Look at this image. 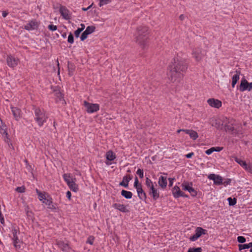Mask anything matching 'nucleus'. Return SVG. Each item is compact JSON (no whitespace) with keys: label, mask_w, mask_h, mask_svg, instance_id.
<instances>
[{"label":"nucleus","mask_w":252,"mask_h":252,"mask_svg":"<svg viewBox=\"0 0 252 252\" xmlns=\"http://www.w3.org/2000/svg\"><path fill=\"white\" fill-rule=\"evenodd\" d=\"M37 26V23L36 22L31 21L25 26V29L30 31L35 29Z\"/></svg>","instance_id":"4be33fe9"},{"label":"nucleus","mask_w":252,"mask_h":252,"mask_svg":"<svg viewBox=\"0 0 252 252\" xmlns=\"http://www.w3.org/2000/svg\"><path fill=\"white\" fill-rule=\"evenodd\" d=\"M121 194L126 199H130L132 196V193L131 192L126 190H122L121 191Z\"/></svg>","instance_id":"cd10ccee"},{"label":"nucleus","mask_w":252,"mask_h":252,"mask_svg":"<svg viewBox=\"0 0 252 252\" xmlns=\"http://www.w3.org/2000/svg\"><path fill=\"white\" fill-rule=\"evenodd\" d=\"M158 183L162 189H165L167 184L166 177L160 176L159 178Z\"/></svg>","instance_id":"393cba45"},{"label":"nucleus","mask_w":252,"mask_h":252,"mask_svg":"<svg viewBox=\"0 0 252 252\" xmlns=\"http://www.w3.org/2000/svg\"><path fill=\"white\" fill-rule=\"evenodd\" d=\"M206 232V230L205 229H203L202 227H198L195 230V234L191 236L189 239L191 241H195L199 238L201 235L205 234Z\"/></svg>","instance_id":"0eeeda50"},{"label":"nucleus","mask_w":252,"mask_h":252,"mask_svg":"<svg viewBox=\"0 0 252 252\" xmlns=\"http://www.w3.org/2000/svg\"><path fill=\"white\" fill-rule=\"evenodd\" d=\"M215 147H212L210 149H209L208 150H206L205 151V153L207 155H210L212 154L214 151H215Z\"/></svg>","instance_id":"603ef678"},{"label":"nucleus","mask_w":252,"mask_h":252,"mask_svg":"<svg viewBox=\"0 0 252 252\" xmlns=\"http://www.w3.org/2000/svg\"><path fill=\"white\" fill-rule=\"evenodd\" d=\"M230 182H231V180L227 179V180L225 181L224 182H222V184L224 185V186H226V185L230 184Z\"/></svg>","instance_id":"13d9d810"},{"label":"nucleus","mask_w":252,"mask_h":252,"mask_svg":"<svg viewBox=\"0 0 252 252\" xmlns=\"http://www.w3.org/2000/svg\"><path fill=\"white\" fill-rule=\"evenodd\" d=\"M68 68L69 70V74L70 75L71 72H72L74 70V66L70 62H68Z\"/></svg>","instance_id":"a19ab883"},{"label":"nucleus","mask_w":252,"mask_h":252,"mask_svg":"<svg viewBox=\"0 0 252 252\" xmlns=\"http://www.w3.org/2000/svg\"><path fill=\"white\" fill-rule=\"evenodd\" d=\"M227 200L230 206H233L236 203L237 200L235 198H232L231 197H229Z\"/></svg>","instance_id":"e433bc0d"},{"label":"nucleus","mask_w":252,"mask_h":252,"mask_svg":"<svg viewBox=\"0 0 252 252\" xmlns=\"http://www.w3.org/2000/svg\"><path fill=\"white\" fill-rule=\"evenodd\" d=\"M137 174H138L140 178H143L144 177L143 171L141 169H138L136 172Z\"/></svg>","instance_id":"09e8293b"},{"label":"nucleus","mask_w":252,"mask_h":252,"mask_svg":"<svg viewBox=\"0 0 252 252\" xmlns=\"http://www.w3.org/2000/svg\"><path fill=\"white\" fill-rule=\"evenodd\" d=\"M71 196V193L70 191H67L66 192V197H67V198L68 199L70 200Z\"/></svg>","instance_id":"052dcab7"},{"label":"nucleus","mask_w":252,"mask_h":252,"mask_svg":"<svg viewBox=\"0 0 252 252\" xmlns=\"http://www.w3.org/2000/svg\"><path fill=\"white\" fill-rule=\"evenodd\" d=\"M19 233V231L15 227L12 229V240L13 241L14 246L16 248H20V246L18 244L20 243V240L18 237V234Z\"/></svg>","instance_id":"6e6552de"},{"label":"nucleus","mask_w":252,"mask_h":252,"mask_svg":"<svg viewBox=\"0 0 252 252\" xmlns=\"http://www.w3.org/2000/svg\"><path fill=\"white\" fill-rule=\"evenodd\" d=\"M6 62L7 65L10 67L13 68L18 65L19 60L11 55H9L7 57Z\"/></svg>","instance_id":"1a4fd4ad"},{"label":"nucleus","mask_w":252,"mask_h":252,"mask_svg":"<svg viewBox=\"0 0 252 252\" xmlns=\"http://www.w3.org/2000/svg\"><path fill=\"white\" fill-rule=\"evenodd\" d=\"M13 115L16 121H18L21 117V111L19 108L14 107H11Z\"/></svg>","instance_id":"2eb2a0df"},{"label":"nucleus","mask_w":252,"mask_h":252,"mask_svg":"<svg viewBox=\"0 0 252 252\" xmlns=\"http://www.w3.org/2000/svg\"><path fill=\"white\" fill-rule=\"evenodd\" d=\"M216 177H217V175H216L215 174H212L209 176L208 178L210 180H212L214 181L215 178H216Z\"/></svg>","instance_id":"5fc2aeb1"},{"label":"nucleus","mask_w":252,"mask_h":252,"mask_svg":"<svg viewBox=\"0 0 252 252\" xmlns=\"http://www.w3.org/2000/svg\"><path fill=\"white\" fill-rule=\"evenodd\" d=\"M172 194L175 198H179L184 195V192L182 191L180 188L177 186L173 188Z\"/></svg>","instance_id":"dca6fc26"},{"label":"nucleus","mask_w":252,"mask_h":252,"mask_svg":"<svg viewBox=\"0 0 252 252\" xmlns=\"http://www.w3.org/2000/svg\"><path fill=\"white\" fill-rule=\"evenodd\" d=\"M134 188H135L136 189H137V188L142 187V185L141 184H138V178L137 177H136L135 178V181H134Z\"/></svg>","instance_id":"37998d69"},{"label":"nucleus","mask_w":252,"mask_h":252,"mask_svg":"<svg viewBox=\"0 0 252 252\" xmlns=\"http://www.w3.org/2000/svg\"><path fill=\"white\" fill-rule=\"evenodd\" d=\"M189 135L193 140H196L198 137V133L193 130H191Z\"/></svg>","instance_id":"2f4dec72"},{"label":"nucleus","mask_w":252,"mask_h":252,"mask_svg":"<svg viewBox=\"0 0 252 252\" xmlns=\"http://www.w3.org/2000/svg\"><path fill=\"white\" fill-rule=\"evenodd\" d=\"M150 35L149 28L146 26H138L134 34V40L142 49H145L147 46Z\"/></svg>","instance_id":"f03ea898"},{"label":"nucleus","mask_w":252,"mask_h":252,"mask_svg":"<svg viewBox=\"0 0 252 252\" xmlns=\"http://www.w3.org/2000/svg\"><path fill=\"white\" fill-rule=\"evenodd\" d=\"M202 249L200 247L197 248H189L188 252H201Z\"/></svg>","instance_id":"4c0bfd02"},{"label":"nucleus","mask_w":252,"mask_h":252,"mask_svg":"<svg viewBox=\"0 0 252 252\" xmlns=\"http://www.w3.org/2000/svg\"><path fill=\"white\" fill-rule=\"evenodd\" d=\"M67 185L69 186V188L74 191H76L77 189V186L73 180L68 183Z\"/></svg>","instance_id":"c756f323"},{"label":"nucleus","mask_w":252,"mask_h":252,"mask_svg":"<svg viewBox=\"0 0 252 252\" xmlns=\"http://www.w3.org/2000/svg\"><path fill=\"white\" fill-rule=\"evenodd\" d=\"M89 34L85 32V31L82 33L81 36V40L82 41H84L87 38V36Z\"/></svg>","instance_id":"de8ad7c7"},{"label":"nucleus","mask_w":252,"mask_h":252,"mask_svg":"<svg viewBox=\"0 0 252 252\" xmlns=\"http://www.w3.org/2000/svg\"><path fill=\"white\" fill-rule=\"evenodd\" d=\"M208 104L212 107L219 108L222 105L221 101L214 98H209L207 100Z\"/></svg>","instance_id":"9b49d317"},{"label":"nucleus","mask_w":252,"mask_h":252,"mask_svg":"<svg viewBox=\"0 0 252 252\" xmlns=\"http://www.w3.org/2000/svg\"><path fill=\"white\" fill-rule=\"evenodd\" d=\"M192 183L189 182H185L182 184V189L188 191L193 197L197 195V192L191 187Z\"/></svg>","instance_id":"423d86ee"},{"label":"nucleus","mask_w":252,"mask_h":252,"mask_svg":"<svg viewBox=\"0 0 252 252\" xmlns=\"http://www.w3.org/2000/svg\"><path fill=\"white\" fill-rule=\"evenodd\" d=\"M36 192L38 196V198L40 201H43L46 199V197L45 195V193H42L40 192L38 189H36Z\"/></svg>","instance_id":"c85d7f7f"},{"label":"nucleus","mask_w":252,"mask_h":252,"mask_svg":"<svg viewBox=\"0 0 252 252\" xmlns=\"http://www.w3.org/2000/svg\"><path fill=\"white\" fill-rule=\"evenodd\" d=\"M106 157L107 160L112 161L116 158L115 155L112 151H109L106 153Z\"/></svg>","instance_id":"bb28decb"},{"label":"nucleus","mask_w":252,"mask_h":252,"mask_svg":"<svg viewBox=\"0 0 252 252\" xmlns=\"http://www.w3.org/2000/svg\"><path fill=\"white\" fill-rule=\"evenodd\" d=\"M214 182L216 185H221L222 184V179L220 176L217 175V177L215 178Z\"/></svg>","instance_id":"72a5a7b5"},{"label":"nucleus","mask_w":252,"mask_h":252,"mask_svg":"<svg viewBox=\"0 0 252 252\" xmlns=\"http://www.w3.org/2000/svg\"><path fill=\"white\" fill-rule=\"evenodd\" d=\"M236 74L233 75L232 78V87L234 88L235 86V85L236 84L237 82L239 80L240 78V75L241 74V71L239 70H237L236 71Z\"/></svg>","instance_id":"aec40b11"},{"label":"nucleus","mask_w":252,"mask_h":252,"mask_svg":"<svg viewBox=\"0 0 252 252\" xmlns=\"http://www.w3.org/2000/svg\"><path fill=\"white\" fill-rule=\"evenodd\" d=\"M237 241L240 243H244L246 242V238L243 236H238L237 237Z\"/></svg>","instance_id":"a18cd8bd"},{"label":"nucleus","mask_w":252,"mask_h":252,"mask_svg":"<svg viewBox=\"0 0 252 252\" xmlns=\"http://www.w3.org/2000/svg\"><path fill=\"white\" fill-rule=\"evenodd\" d=\"M252 90V82L249 83V89L248 91H251Z\"/></svg>","instance_id":"338daca9"},{"label":"nucleus","mask_w":252,"mask_h":252,"mask_svg":"<svg viewBox=\"0 0 252 252\" xmlns=\"http://www.w3.org/2000/svg\"><path fill=\"white\" fill-rule=\"evenodd\" d=\"M55 95L56 97V102L62 105H65L66 102L63 98V96L60 90H55Z\"/></svg>","instance_id":"9d476101"},{"label":"nucleus","mask_w":252,"mask_h":252,"mask_svg":"<svg viewBox=\"0 0 252 252\" xmlns=\"http://www.w3.org/2000/svg\"><path fill=\"white\" fill-rule=\"evenodd\" d=\"M194 155V153L193 152L190 153L187 155H186V157L187 158H191L192 156Z\"/></svg>","instance_id":"e2e57ef3"},{"label":"nucleus","mask_w":252,"mask_h":252,"mask_svg":"<svg viewBox=\"0 0 252 252\" xmlns=\"http://www.w3.org/2000/svg\"><path fill=\"white\" fill-rule=\"evenodd\" d=\"M0 221L2 224H4V219L3 217L2 216L1 211H0Z\"/></svg>","instance_id":"864d4df0"},{"label":"nucleus","mask_w":252,"mask_h":252,"mask_svg":"<svg viewBox=\"0 0 252 252\" xmlns=\"http://www.w3.org/2000/svg\"><path fill=\"white\" fill-rule=\"evenodd\" d=\"M174 180V178H170L168 179V180L169 181V186L170 187L172 186L173 183V181Z\"/></svg>","instance_id":"bf43d9fd"},{"label":"nucleus","mask_w":252,"mask_h":252,"mask_svg":"<svg viewBox=\"0 0 252 252\" xmlns=\"http://www.w3.org/2000/svg\"><path fill=\"white\" fill-rule=\"evenodd\" d=\"M215 151L220 152L222 149V147H218L215 148Z\"/></svg>","instance_id":"0e129e2a"},{"label":"nucleus","mask_w":252,"mask_h":252,"mask_svg":"<svg viewBox=\"0 0 252 252\" xmlns=\"http://www.w3.org/2000/svg\"><path fill=\"white\" fill-rule=\"evenodd\" d=\"M146 185L149 188V189L152 188V187H154L153 182L148 178L146 179Z\"/></svg>","instance_id":"f704fd0d"},{"label":"nucleus","mask_w":252,"mask_h":252,"mask_svg":"<svg viewBox=\"0 0 252 252\" xmlns=\"http://www.w3.org/2000/svg\"><path fill=\"white\" fill-rule=\"evenodd\" d=\"M43 203L48 206V208L52 210L56 209V207L53 204V202L51 197H46V199L43 201Z\"/></svg>","instance_id":"5701e85b"},{"label":"nucleus","mask_w":252,"mask_h":252,"mask_svg":"<svg viewBox=\"0 0 252 252\" xmlns=\"http://www.w3.org/2000/svg\"><path fill=\"white\" fill-rule=\"evenodd\" d=\"M111 2V0H99V6L100 7L107 4Z\"/></svg>","instance_id":"58836bf2"},{"label":"nucleus","mask_w":252,"mask_h":252,"mask_svg":"<svg viewBox=\"0 0 252 252\" xmlns=\"http://www.w3.org/2000/svg\"><path fill=\"white\" fill-rule=\"evenodd\" d=\"M112 206L114 208L123 213H127L129 211L126 208V206L123 204L115 203L113 204Z\"/></svg>","instance_id":"a211bd4d"},{"label":"nucleus","mask_w":252,"mask_h":252,"mask_svg":"<svg viewBox=\"0 0 252 252\" xmlns=\"http://www.w3.org/2000/svg\"><path fill=\"white\" fill-rule=\"evenodd\" d=\"M206 50H202L200 47L193 49L192 55L196 61L199 62L206 55Z\"/></svg>","instance_id":"20e7f679"},{"label":"nucleus","mask_w":252,"mask_h":252,"mask_svg":"<svg viewBox=\"0 0 252 252\" xmlns=\"http://www.w3.org/2000/svg\"><path fill=\"white\" fill-rule=\"evenodd\" d=\"M63 177L64 181L66 182L67 184H68V183H69L71 181H72V179H71L70 178L69 174H64L63 175Z\"/></svg>","instance_id":"c9c22d12"},{"label":"nucleus","mask_w":252,"mask_h":252,"mask_svg":"<svg viewBox=\"0 0 252 252\" xmlns=\"http://www.w3.org/2000/svg\"><path fill=\"white\" fill-rule=\"evenodd\" d=\"M83 31V29H78L77 30H76L74 32V35L76 37H78L79 36V35L81 33V32Z\"/></svg>","instance_id":"8fccbe9b"},{"label":"nucleus","mask_w":252,"mask_h":252,"mask_svg":"<svg viewBox=\"0 0 252 252\" xmlns=\"http://www.w3.org/2000/svg\"><path fill=\"white\" fill-rule=\"evenodd\" d=\"M132 179V177L130 176V175H126L125 176L123 177V181L120 183V186H123L125 188H127L128 185V182L130 180H131Z\"/></svg>","instance_id":"412c9836"},{"label":"nucleus","mask_w":252,"mask_h":252,"mask_svg":"<svg viewBox=\"0 0 252 252\" xmlns=\"http://www.w3.org/2000/svg\"><path fill=\"white\" fill-rule=\"evenodd\" d=\"M67 41L68 43L72 44L74 42V37L73 34L70 32L68 36Z\"/></svg>","instance_id":"79ce46f5"},{"label":"nucleus","mask_w":252,"mask_h":252,"mask_svg":"<svg viewBox=\"0 0 252 252\" xmlns=\"http://www.w3.org/2000/svg\"><path fill=\"white\" fill-rule=\"evenodd\" d=\"M95 28L94 26H88L85 30V32L88 34H90L94 32Z\"/></svg>","instance_id":"473e14b6"},{"label":"nucleus","mask_w":252,"mask_h":252,"mask_svg":"<svg viewBox=\"0 0 252 252\" xmlns=\"http://www.w3.org/2000/svg\"><path fill=\"white\" fill-rule=\"evenodd\" d=\"M188 64L186 61L180 57L174 58L173 61L169 65L168 75L172 82L179 81L186 72L188 68Z\"/></svg>","instance_id":"f257e3e1"},{"label":"nucleus","mask_w":252,"mask_h":252,"mask_svg":"<svg viewBox=\"0 0 252 252\" xmlns=\"http://www.w3.org/2000/svg\"><path fill=\"white\" fill-rule=\"evenodd\" d=\"M26 188L24 186L19 187L16 189V191L19 193H23L25 191Z\"/></svg>","instance_id":"ea45409f"},{"label":"nucleus","mask_w":252,"mask_h":252,"mask_svg":"<svg viewBox=\"0 0 252 252\" xmlns=\"http://www.w3.org/2000/svg\"><path fill=\"white\" fill-rule=\"evenodd\" d=\"M48 28L50 31H56L57 29V26L53 25H49Z\"/></svg>","instance_id":"3c124183"},{"label":"nucleus","mask_w":252,"mask_h":252,"mask_svg":"<svg viewBox=\"0 0 252 252\" xmlns=\"http://www.w3.org/2000/svg\"><path fill=\"white\" fill-rule=\"evenodd\" d=\"M234 122V121H231L225 125V129L226 131H230L232 133H235L236 131Z\"/></svg>","instance_id":"6ab92c4d"},{"label":"nucleus","mask_w":252,"mask_h":252,"mask_svg":"<svg viewBox=\"0 0 252 252\" xmlns=\"http://www.w3.org/2000/svg\"><path fill=\"white\" fill-rule=\"evenodd\" d=\"M35 120L38 125L41 126L46 122L47 116L43 110L39 108H34Z\"/></svg>","instance_id":"7ed1b4c3"},{"label":"nucleus","mask_w":252,"mask_h":252,"mask_svg":"<svg viewBox=\"0 0 252 252\" xmlns=\"http://www.w3.org/2000/svg\"><path fill=\"white\" fill-rule=\"evenodd\" d=\"M235 161H236L238 164H239L241 166H242V165L245 163H246V161H243V160H242L240 158H239L237 157H235Z\"/></svg>","instance_id":"c03bdc74"},{"label":"nucleus","mask_w":252,"mask_h":252,"mask_svg":"<svg viewBox=\"0 0 252 252\" xmlns=\"http://www.w3.org/2000/svg\"><path fill=\"white\" fill-rule=\"evenodd\" d=\"M0 132L3 135H5V136L6 137V139H5V141L6 142H8V140H9V139L7 137L8 133L7 132L6 126L4 124H2V125H0Z\"/></svg>","instance_id":"b1692460"},{"label":"nucleus","mask_w":252,"mask_h":252,"mask_svg":"<svg viewBox=\"0 0 252 252\" xmlns=\"http://www.w3.org/2000/svg\"><path fill=\"white\" fill-rule=\"evenodd\" d=\"M57 245L58 246L59 248L61 249L63 252H69L70 247L68 244L65 243L63 241H57Z\"/></svg>","instance_id":"4468645a"},{"label":"nucleus","mask_w":252,"mask_h":252,"mask_svg":"<svg viewBox=\"0 0 252 252\" xmlns=\"http://www.w3.org/2000/svg\"><path fill=\"white\" fill-rule=\"evenodd\" d=\"M149 194L152 196L155 200H156L159 197V192L154 187H152V188L149 189Z\"/></svg>","instance_id":"f3484780"},{"label":"nucleus","mask_w":252,"mask_h":252,"mask_svg":"<svg viewBox=\"0 0 252 252\" xmlns=\"http://www.w3.org/2000/svg\"><path fill=\"white\" fill-rule=\"evenodd\" d=\"M192 129H183V131L185 132L187 134H189L190 133Z\"/></svg>","instance_id":"69168bd1"},{"label":"nucleus","mask_w":252,"mask_h":252,"mask_svg":"<svg viewBox=\"0 0 252 252\" xmlns=\"http://www.w3.org/2000/svg\"><path fill=\"white\" fill-rule=\"evenodd\" d=\"M59 11L63 19L65 20H69L70 19L69 11L65 6H61Z\"/></svg>","instance_id":"f8f14e48"},{"label":"nucleus","mask_w":252,"mask_h":252,"mask_svg":"<svg viewBox=\"0 0 252 252\" xmlns=\"http://www.w3.org/2000/svg\"><path fill=\"white\" fill-rule=\"evenodd\" d=\"M94 237L93 236H90L88 237L87 240V243H89L91 245H93L94 243Z\"/></svg>","instance_id":"49530a36"},{"label":"nucleus","mask_w":252,"mask_h":252,"mask_svg":"<svg viewBox=\"0 0 252 252\" xmlns=\"http://www.w3.org/2000/svg\"><path fill=\"white\" fill-rule=\"evenodd\" d=\"M93 3H92L90 6H89L87 8H84V7H83L82 8V10L83 11H86L87 10H88V9H89L91 7H92L93 5Z\"/></svg>","instance_id":"680f3d73"},{"label":"nucleus","mask_w":252,"mask_h":252,"mask_svg":"<svg viewBox=\"0 0 252 252\" xmlns=\"http://www.w3.org/2000/svg\"><path fill=\"white\" fill-rule=\"evenodd\" d=\"M84 105L88 113H93L99 110V105L96 103H91L86 101H84Z\"/></svg>","instance_id":"39448f33"},{"label":"nucleus","mask_w":252,"mask_h":252,"mask_svg":"<svg viewBox=\"0 0 252 252\" xmlns=\"http://www.w3.org/2000/svg\"><path fill=\"white\" fill-rule=\"evenodd\" d=\"M251 165H248L247 164V163H245L243 165H242V167L246 170H248L249 167Z\"/></svg>","instance_id":"6e6d98bb"},{"label":"nucleus","mask_w":252,"mask_h":252,"mask_svg":"<svg viewBox=\"0 0 252 252\" xmlns=\"http://www.w3.org/2000/svg\"><path fill=\"white\" fill-rule=\"evenodd\" d=\"M251 165H248L247 164V163H245L243 165H242V167L246 170H248L249 167Z\"/></svg>","instance_id":"4d7b16f0"},{"label":"nucleus","mask_w":252,"mask_h":252,"mask_svg":"<svg viewBox=\"0 0 252 252\" xmlns=\"http://www.w3.org/2000/svg\"><path fill=\"white\" fill-rule=\"evenodd\" d=\"M247 171L252 173V166H250L247 170Z\"/></svg>","instance_id":"774afa93"},{"label":"nucleus","mask_w":252,"mask_h":252,"mask_svg":"<svg viewBox=\"0 0 252 252\" xmlns=\"http://www.w3.org/2000/svg\"><path fill=\"white\" fill-rule=\"evenodd\" d=\"M136 190L138 193V196L140 199H145L146 198V193L143 190L142 187L137 188Z\"/></svg>","instance_id":"a878e982"},{"label":"nucleus","mask_w":252,"mask_h":252,"mask_svg":"<svg viewBox=\"0 0 252 252\" xmlns=\"http://www.w3.org/2000/svg\"><path fill=\"white\" fill-rule=\"evenodd\" d=\"M248 89L249 82L245 78H243L239 86V90L241 92H243L245 91H248Z\"/></svg>","instance_id":"ddd939ff"},{"label":"nucleus","mask_w":252,"mask_h":252,"mask_svg":"<svg viewBox=\"0 0 252 252\" xmlns=\"http://www.w3.org/2000/svg\"><path fill=\"white\" fill-rule=\"evenodd\" d=\"M250 248H252V242L249 244L239 245V250L240 251H241L243 249H249Z\"/></svg>","instance_id":"7c9ffc66"}]
</instances>
